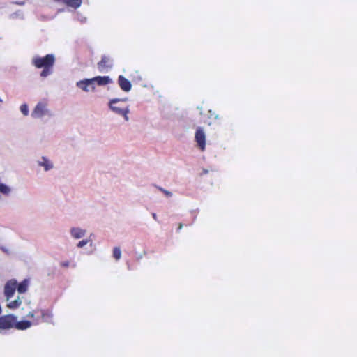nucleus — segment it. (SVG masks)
I'll return each mask as SVG.
<instances>
[{"instance_id":"obj_2","label":"nucleus","mask_w":357,"mask_h":357,"mask_svg":"<svg viewBox=\"0 0 357 357\" xmlns=\"http://www.w3.org/2000/svg\"><path fill=\"white\" fill-rule=\"evenodd\" d=\"M55 57L53 54H47L45 57L34 56L32 59L33 65L37 68L53 67Z\"/></svg>"},{"instance_id":"obj_20","label":"nucleus","mask_w":357,"mask_h":357,"mask_svg":"<svg viewBox=\"0 0 357 357\" xmlns=\"http://www.w3.org/2000/svg\"><path fill=\"white\" fill-rule=\"evenodd\" d=\"M113 257L116 259H120L121 257V249L119 247H115L113 249Z\"/></svg>"},{"instance_id":"obj_6","label":"nucleus","mask_w":357,"mask_h":357,"mask_svg":"<svg viewBox=\"0 0 357 357\" xmlns=\"http://www.w3.org/2000/svg\"><path fill=\"white\" fill-rule=\"evenodd\" d=\"M15 322V318L11 315L0 317V329L6 330L12 328Z\"/></svg>"},{"instance_id":"obj_14","label":"nucleus","mask_w":357,"mask_h":357,"mask_svg":"<svg viewBox=\"0 0 357 357\" xmlns=\"http://www.w3.org/2000/svg\"><path fill=\"white\" fill-rule=\"evenodd\" d=\"M7 302V307L10 309H16L22 304V300L19 296L13 301L10 300Z\"/></svg>"},{"instance_id":"obj_8","label":"nucleus","mask_w":357,"mask_h":357,"mask_svg":"<svg viewBox=\"0 0 357 357\" xmlns=\"http://www.w3.org/2000/svg\"><path fill=\"white\" fill-rule=\"evenodd\" d=\"M69 233L73 238L77 240L84 238L86 234V230L79 227H73L70 229Z\"/></svg>"},{"instance_id":"obj_3","label":"nucleus","mask_w":357,"mask_h":357,"mask_svg":"<svg viewBox=\"0 0 357 357\" xmlns=\"http://www.w3.org/2000/svg\"><path fill=\"white\" fill-rule=\"evenodd\" d=\"M119 101H120V99H118V98L111 100L109 103V108L115 114L123 116L125 120L127 121L129 119V118L128 116V114L129 112V109L127 107H123L117 105V103Z\"/></svg>"},{"instance_id":"obj_13","label":"nucleus","mask_w":357,"mask_h":357,"mask_svg":"<svg viewBox=\"0 0 357 357\" xmlns=\"http://www.w3.org/2000/svg\"><path fill=\"white\" fill-rule=\"evenodd\" d=\"M112 62L110 59L106 56L102 58L101 61L98 63V68L100 71L103 70V68L106 67H111Z\"/></svg>"},{"instance_id":"obj_17","label":"nucleus","mask_w":357,"mask_h":357,"mask_svg":"<svg viewBox=\"0 0 357 357\" xmlns=\"http://www.w3.org/2000/svg\"><path fill=\"white\" fill-rule=\"evenodd\" d=\"M63 3L70 7L77 8L81 6L82 0H63Z\"/></svg>"},{"instance_id":"obj_26","label":"nucleus","mask_w":357,"mask_h":357,"mask_svg":"<svg viewBox=\"0 0 357 357\" xmlns=\"http://www.w3.org/2000/svg\"><path fill=\"white\" fill-rule=\"evenodd\" d=\"M182 227H183V225H182V224H180V225H179V227H178V229H181Z\"/></svg>"},{"instance_id":"obj_19","label":"nucleus","mask_w":357,"mask_h":357,"mask_svg":"<svg viewBox=\"0 0 357 357\" xmlns=\"http://www.w3.org/2000/svg\"><path fill=\"white\" fill-rule=\"evenodd\" d=\"M52 67H48L43 68V71L40 73V76L42 77H46L48 75H51L52 73Z\"/></svg>"},{"instance_id":"obj_7","label":"nucleus","mask_w":357,"mask_h":357,"mask_svg":"<svg viewBox=\"0 0 357 357\" xmlns=\"http://www.w3.org/2000/svg\"><path fill=\"white\" fill-rule=\"evenodd\" d=\"M195 140L202 151L205 149L206 135L202 128H197L195 133Z\"/></svg>"},{"instance_id":"obj_23","label":"nucleus","mask_w":357,"mask_h":357,"mask_svg":"<svg viewBox=\"0 0 357 357\" xmlns=\"http://www.w3.org/2000/svg\"><path fill=\"white\" fill-rule=\"evenodd\" d=\"M162 192L167 197H172V193L171 192H169V191H167V190H162Z\"/></svg>"},{"instance_id":"obj_22","label":"nucleus","mask_w":357,"mask_h":357,"mask_svg":"<svg viewBox=\"0 0 357 357\" xmlns=\"http://www.w3.org/2000/svg\"><path fill=\"white\" fill-rule=\"evenodd\" d=\"M0 249L6 254H10V250L5 246H0Z\"/></svg>"},{"instance_id":"obj_1","label":"nucleus","mask_w":357,"mask_h":357,"mask_svg":"<svg viewBox=\"0 0 357 357\" xmlns=\"http://www.w3.org/2000/svg\"><path fill=\"white\" fill-rule=\"evenodd\" d=\"M52 114L45 101L38 102L31 112L33 119H42L45 116H52Z\"/></svg>"},{"instance_id":"obj_9","label":"nucleus","mask_w":357,"mask_h":357,"mask_svg":"<svg viewBox=\"0 0 357 357\" xmlns=\"http://www.w3.org/2000/svg\"><path fill=\"white\" fill-rule=\"evenodd\" d=\"M38 165L42 167L45 171H50L54 168V163L46 157H41L38 160Z\"/></svg>"},{"instance_id":"obj_24","label":"nucleus","mask_w":357,"mask_h":357,"mask_svg":"<svg viewBox=\"0 0 357 357\" xmlns=\"http://www.w3.org/2000/svg\"><path fill=\"white\" fill-rule=\"evenodd\" d=\"M28 317H34V314H33V312H30L28 314Z\"/></svg>"},{"instance_id":"obj_18","label":"nucleus","mask_w":357,"mask_h":357,"mask_svg":"<svg viewBox=\"0 0 357 357\" xmlns=\"http://www.w3.org/2000/svg\"><path fill=\"white\" fill-rule=\"evenodd\" d=\"M20 110L24 116H28L29 110L27 104L24 103L20 105Z\"/></svg>"},{"instance_id":"obj_21","label":"nucleus","mask_w":357,"mask_h":357,"mask_svg":"<svg viewBox=\"0 0 357 357\" xmlns=\"http://www.w3.org/2000/svg\"><path fill=\"white\" fill-rule=\"evenodd\" d=\"M90 241H91L89 239H83L77 243V247L78 248H82L85 245H86Z\"/></svg>"},{"instance_id":"obj_15","label":"nucleus","mask_w":357,"mask_h":357,"mask_svg":"<svg viewBox=\"0 0 357 357\" xmlns=\"http://www.w3.org/2000/svg\"><path fill=\"white\" fill-rule=\"evenodd\" d=\"M29 283V280H24L21 283H20L18 285L17 284V291L20 294L25 293L28 289Z\"/></svg>"},{"instance_id":"obj_12","label":"nucleus","mask_w":357,"mask_h":357,"mask_svg":"<svg viewBox=\"0 0 357 357\" xmlns=\"http://www.w3.org/2000/svg\"><path fill=\"white\" fill-rule=\"evenodd\" d=\"M12 187L6 183H0V195L1 194L4 196L8 197L12 194Z\"/></svg>"},{"instance_id":"obj_25","label":"nucleus","mask_w":357,"mask_h":357,"mask_svg":"<svg viewBox=\"0 0 357 357\" xmlns=\"http://www.w3.org/2000/svg\"><path fill=\"white\" fill-rule=\"evenodd\" d=\"M152 216H153V219H154V220H157V215H156V214H155V213H153V214H152Z\"/></svg>"},{"instance_id":"obj_5","label":"nucleus","mask_w":357,"mask_h":357,"mask_svg":"<svg viewBox=\"0 0 357 357\" xmlns=\"http://www.w3.org/2000/svg\"><path fill=\"white\" fill-rule=\"evenodd\" d=\"M76 86L84 92L93 91L95 86L91 79H84L76 82Z\"/></svg>"},{"instance_id":"obj_10","label":"nucleus","mask_w":357,"mask_h":357,"mask_svg":"<svg viewBox=\"0 0 357 357\" xmlns=\"http://www.w3.org/2000/svg\"><path fill=\"white\" fill-rule=\"evenodd\" d=\"M93 82L98 86H105L112 82V79L108 76H98L92 78Z\"/></svg>"},{"instance_id":"obj_16","label":"nucleus","mask_w":357,"mask_h":357,"mask_svg":"<svg viewBox=\"0 0 357 357\" xmlns=\"http://www.w3.org/2000/svg\"><path fill=\"white\" fill-rule=\"evenodd\" d=\"M32 324L29 321H21L15 324V328L18 330H24L30 328Z\"/></svg>"},{"instance_id":"obj_11","label":"nucleus","mask_w":357,"mask_h":357,"mask_svg":"<svg viewBox=\"0 0 357 357\" xmlns=\"http://www.w3.org/2000/svg\"><path fill=\"white\" fill-rule=\"evenodd\" d=\"M118 82H119V84L122 90H123L124 91H126V92L130 91L131 86H132L131 84H130V81H128L127 79H126L123 76L120 75L119 77Z\"/></svg>"},{"instance_id":"obj_4","label":"nucleus","mask_w":357,"mask_h":357,"mask_svg":"<svg viewBox=\"0 0 357 357\" xmlns=\"http://www.w3.org/2000/svg\"><path fill=\"white\" fill-rule=\"evenodd\" d=\"M17 289V281L15 280H8L4 286V295L6 301H9L14 296Z\"/></svg>"}]
</instances>
